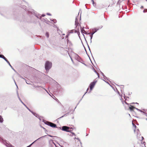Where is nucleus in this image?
Masks as SVG:
<instances>
[{
  "label": "nucleus",
  "mask_w": 147,
  "mask_h": 147,
  "mask_svg": "<svg viewBox=\"0 0 147 147\" xmlns=\"http://www.w3.org/2000/svg\"><path fill=\"white\" fill-rule=\"evenodd\" d=\"M52 66V63L49 62H47L45 65V69L46 71L49 70Z\"/></svg>",
  "instance_id": "1"
},
{
  "label": "nucleus",
  "mask_w": 147,
  "mask_h": 147,
  "mask_svg": "<svg viewBox=\"0 0 147 147\" xmlns=\"http://www.w3.org/2000/svg\"><path fill=\"white\" fill-rule=\"evenodd\" d=\"M45 123L46 124L49 125L52 127H57V125L56 124L51 122H46Z\"/></svg>",
  "instance_id": "2"
},
{
  "label": "nucleus",
  "mask_w": 147,
  "mask_h": 147,
  "mask_svg": "<svg viewBox=\"0 0 147 147\" xmlns=\"http://www.w3.org/2000/svg\"><path fill=\"white\" fill-rule=\"evenodd\" d=\"M69 128L68 127L64 126L61 127V129L63 131L70 132V131L69 130Z\"/></svg>",
  "instance_id": "3"
},
{
  "label": "nucleus",
  "mask_w": 147,
  "mask_h": 147,
  "mask_svg": "<svg viewBox=\"0 0 147 147\" xmlns=\"http://www.w3.org/2000/svg\"><path fill=\"white\" fill-rule=\"evenodd\" d=\"M96 81H94L93 82L91 83L90 85V91L89 92H91V90H92V89L94 88Z\"/></svg>",
  "instance_id": "4"
},
{
  "label": "nucleus",
  "mask_w": 147,
  "mask_h": 147,
  "mask_svg": "<svg viewBox=\"0 0 147 147\" xmlns=\"http://www.w3.org/2000/svg\"><path fill=\"white\" fill-rule=\"evenodd\" d=\"M17 94L18 96V98H19L20 101V102L26 107L27 106L22 101V100H21V99L20 98V96L19 95V94L18 93V91H17Z\"/></svg>",
  "instance_id": "5"
},
{
  "label": "nucleus",
  "mask_w": 147,
  "mask_h": 147,
  "mask_svg": "<svg viewBox=\"0 0 147 147\" xmlns=\"http://www.w3.org/2000/svg\"><path fill=\"white\" fill-rule=\"evenodd\" d=\"M6 144H4L5 146L7 147H14L12 146L11 144L6 142Z\"/></svg>",
  "instance_id": "6"
},
{
  "label": "nucleus",
  "mask_w": 147,
  "mask_h": 147,
  "mask_svg": "<svg viewBox=\"0 0 147 147\" xmlns=\"http://www.w3.org/2000/svg\"><path fill=\"white\" fill-rule=\"evenodd\" d=\"M94 30L95 31L94 32H93L92 33V34H93L96 32L98 30V29H97V28H95L94 29Z\"/></svg>",
  "instance_id": "7"
},
{
  "label": "nucleus",
  "mask_w": 147,
  "mask_h": 147,
  "mask_svg": "<svg viewBox=\"0 0 147 147\" xmlns=\"http://www.w3.org/2000/svg\"><path fill=\"white\" fill-rule=\"evenodd\" d=\"M42 137H40L39 138H38V139L37 140H35L34 142L33 143H32L31 144H30V145L29 146H27V147H30L31 146L34 142H35L36 141H37V140H38L40 138H42Z\"/></svg>",
  "instance_id": "8"
},
{
  "label": "nucleus",
  "mask_w": 147,
  "mask_h": 147,
  "mask_svg": "<svg viewBox=\"0 0 147 147\" xmlns=\"http://www.w3.org/2000/svg\"><path fill=\"white\" fill-rule=\"evenodd\" d=\"M136 108L132 106H131V107H129V109L131 111H132L134 109Z\"/></svg>",
  "instance_id": "9"
},
{
  "label": "nucleus",
  "mask_w": 147,
  "mask_h": 147,
  "mask_svg": "<svg viewBox=\"0 0 147 147\" xmlns=\"http://www.w3.org/2000/svg\"><path fill=\"white\" fill-rule=\"evenodd\" d=\"M3 58L5 60V61H6V62L7 60V59L5 58V57L3 55L2 56V57L1 58Z\"/></svg>",
  "instance_id": "10"
},
{
  "label": "nucleus",
  "mask_w": 147,
  "mask_h": 147,
  "mask_svg": "<svg viewBox=\"0 0 147 147\" xmlns=\"http://www.w3.org/2000/svg\"><path fill=\"white\" fill-rule=\"evenodd\" d=\"M3 121V118H2L0 116V123H2Z\"/></svg>",
  "instance_id": "11"
},
{
  "label": "nucleus",
  "mask_w": 147,
  "mask_h": 147,
  "mask_svg": "<svg viewBox=\"0 0 147 147\" xmlns=\"http://www.w3.org/2000/svg\"><path fill=\"white\" fill-rule=\"evenodd\" d=\"M45 35L47 36V38H49V34L48 32H47L45 34Z\"/></svg>",
  "instance_id": "12"
},
{
  "label": "nucleus",
  "mask_w": 147,
  "mask_h": 147,
  "mask_svg": "<svg viewBox=\"0 0 147 147\" xmlns=\"http://www.w3.org/2000/svg\"><path fill=\"white\" fill-rule=\"evenodd\" d=\"M84 30L83 29V28H81V32L82 33H84Z\"/></svg>",
  "instance_id": "13"
},
{
  "label": "nucleus",
  "mask_w": 147,
  "mask_h": 147,
  "mask_svg": "<svg viewBox=\"0 0 147 147\" xmlns=\"http://www.w3.org/2000/svg\"><path fill=\"white\" fill-rule=\"evenodd\" d=\"M6 62L8 63V64H9V65L11 67V68H12V66L10 64V63L9 61H7Z\"/></svg>",
  "instance_id": "14"
},
{
  "label": "nucleus",
  "mask_w": 147,
  "mask_h": 147,
  "mask_svg": "<svg viewBox=\"0 0 147 147\" xmlns=\"http://www.w3.org/2000/svg\"><path fill=\"white\" fill-rule=\"evenodd\" d=\"M93 34H92V33H91V35L90 36V42H92V37H93Z\"/></svg>",
  "instance_id": "15"
},
{
  "label": "nucleus",
  "mask_w": 147,
  "mask_h": 147,
  "mask_svg": "<svg viewBox=\"0 0 147 147\" xmlns=\"http://www.w3.org/2000/svg\"><path fill=\"white\" fill-rule=\"evenodd\" d=\"M89 90V88H88L87 89V90H86V92L84 94V95L83 96V97L86 94L87 92V91H88V90Z\"/></svg>",
  "instance_id": "16"
},
{
  "label": "nucleus",
  "mask_w": 147,
  "mask_h": 147,
  "mask_svg": "<svg viewBox=\"0 0 147 147\" xmlns=\"http://www.w3.org/2000/svg\"><path fill=\"white\" fill-rule=\"evenodd\" d=\"M47 14L48 15H49V16H51V15L50 13H47Z\"/></svg>",
  "instance_id": "17"
},
{
  "label": "nucleus",
  "mask_w": 147,
  "mask_h": 147,
  "mask_svg": "<svg viewBox=\"0 0 147 147\" xmlns=\"http://www.w3.org/2000/svg\"><path fill=\"white\" fill-rule=\"evenodd\" d=\"M29 111H30V109L28 108V107H27V106H26V107Z\"/></svg>",
  "instance_id": "18"
},
{
  "label": "nucleus",
  "mask_w": 147,
  "mask_h": 147,
  "mask_svg": "<svg viewBox=\"0 0 147 147\" xmlns=\"http://www.w3.org/2000/svg\"><path fill=\"white\" fill-rule=\"evenodd\" d=\"M93 70H94V72H95L96 73H97V72L96 71V70H95V69H94V68H93Z\"/></svg>",
  "instance_id": "19"
},
{
  "label": "nucleus",
  "mask_w": 147,
  "mask_h": 147,
  "mask_svg": "<svg viewBox=\"0 0 147 147\" xmlns=\"http://www.w3.org/2000/svg\"><path fill=\"white\" fill-rule=\"evenodd\" d=\"M96 74H97V76H98V78H99V75L97 73H96Z\"/></svg>",
  "instance_id": "20"
},
{
  "label": "nucleus",
  "mask_w": 147,
  "mask_h": 147,
  "mask_svg": "<svg viewBox=\"0 0 147 147\" xmlns=\"http://www.w3.org/2000/svg\"><path fill=\"white\" fill-rule=\"evenodd\" d=\"M135 109L136 110H137L138 111H139V110H140V109H138V108H135Z\"/></svg>",
  "instance_id": "21"
},
{
  "label": "nucleus",
  "mask_w": 147,
  "mask_h": 147,
  "mask_svg": "<svg viewBox=\"0 0 147 147\" xmlns=\"http://www.w3.org/2000/svg\"><path fill=\"white\" fill-rule=\"evenodd\" d=\"M42 17H43L45 16V14H42Z\"/></svg>",
  "instance_id": "22"
},
{
  "label": "nucleus",
  "mask_w": 147,
  "mask_h": 147,
  "mask_svg": "<svg viewBox=\"0 0 147 147\" xmlns=\"http://www.w3.org/2000/svg\"><path fill=\"white\" fill-rule=\"evenodd\" d=\"M101 73L102 75V76H104L103 73L102 72H101Z\"/></svg>",
  "instance_id": "23"
},
{
  "label": "nucleus",
  "mask_w": 147,
  "mask_h": 147,
  "mask_svg": "<svg viewBox=\"0 0 147 147\" xmlns=\"http://www.w3.org/2000/svg\"><path fill=\"white\" fill-rule=\"evenodd\" d=\"M30 112L32 114L34 113V112H33V111H30Z\"/></svg>",
  "instance_id": "24"
},
{
  "label": "nucleus",
  "mask_w": 147,
  "mask_h": 147,
  "mask_svg": "<svg viewBox=\"0 0 147 147\" xmlns=\"http://www.w3.org/2000/svg\"><path fill=\"white\" fill-rule=\"evenodd\" d=\"M30 112L32 114L34 113V112H33V111H30Z\"/></svg>",
  "instance_id": "25"
},
{
  "label": "nucleus",
  "mask_w": 147,
  "mask_h": 147,
  "mask_svg": "<svg viewBox=\"0 0 147 147\" xmlns=\"http://www.w3.org/2000/svg\"><path fill=\"white\" fill-rule=\"evenodd\" d=\"M30 112L32 114L34 113V112H33V111H30Z\"/></svg>",
  "instance_id": "26"
},
{
  "label": "nucleus",
  "mask_w": 147,
  "mask_h": 147,
  "mask_svg": "<svg viewBox=\"0 0 147 147\" xmlns=\"http://www.w3.org/2000/svg\"><path fill=\"white\" fill-rule=\"evenodd\" d=\"M30 112L32 114L34 113V112H33V111H30Z\"/></svg>",
  "instance_id": "27"
},
{
  "label": "nucleus",
  "mask_w": 147,
  "mask_h": 147,
  "mask_svg": "<svg viewBox=\"0 0 147 147\" xmlns=\"http://www.w3.org/2000/svg\"><path fill=\"white\" fill-rule=\"evenodd\" d=\"M3 55H0V58H1Z\"/></svg>",
  "instance_id": "28"
},
{
  "label": "nucleus",
  "mask_w": 147,
  "mask_h": 147,
  "mask_svg": "<svg viewBox=\"0 0 147 147\" xmlns=\"http://www.w3.org/2000/svg\"><path fill=\"white\" fill-rule=\"evenodd\" d=\"M132 124H133V125L134 126H135V127H136V126L135 125H134L133 124V123H132Z\"/></svg>",
  "instance_id": "29"
},
{
  "label": "nucleus",
  "mask_w": 147,
  "mask_h": 147,
  "mask_svg": "<svg viewBox=\"0 0 147 147\" xmlns=\"http://www.w3.org/2000/svg\"><path fill=\"white\" fill-rule=\"evenodd\" d=\"M132 124H133V125L134 126H135V127H136V126L135 125H134L133 124V123H132Z\"/></svg>",
  "instance_id": "30"
},
{
  "label": "nucleus",
  "mask_w": 147,
  "mask_h": 147,
  "mask_svg": "<svg viewBox=\"0 0 147 147\" xmlns=\"http://www.w3.org/2000/svg\"><path fill=\"white\" fill-rule=\"evenodd\" d=\"M20 78H22L23 79H24V80H25V79L24 78H23V77H22V76H21V77H20Z\"/></svg>",
  "instance_id": "31"
},
{
  "label": "nucleus",
  "mask_w": 147,
  "mask_h": 147,
  "mask_svg": "<svg viewBox=\"0 0 147 147\" xmlns=\"http://www.w3.org/2000/svg\"><path fill=\"white\" fill-rule=\"evenodd\" d=\"M92 2V3H93V4H94V0H91Z\"/></svg>",
  "instance_id": "32"
},
{
  "label": "nucleus",
  "mask_w": 147,
  "mask_h": 147,
  "mask_svg": "<svg viewBox=\"0 0 147 147\" xmlns=\"http://www.w3.org/2000/svg\"><path fill=\"white\" fill-rule=\"evenodd\" d=\"M139 111H140V112H143V111H142L141 110H140Z\"/></svg>",
  "instance_id": "33"
},
{
  "label": "nucleus",
  "mask_w": 147,
  "mask_h": 147,
  "mask_svg": "<svg viewBox=\"0 0 147 147\" xmlns=\"http://www.w3.org/2000/svg\"><path fill=\"white\" fill-rule=\"evenodd\" d=\"M35 113H34L33 114L34 115V116H35Z\"/></svg>",
  "instance_id": "34"
},
{
  "label": "nucleus",
  "mask_w": 147,
  "mask_h": 147,
  "mask_svg": "<svg viewBox=\"0 0 147 147\" xmlns=\"http://www.w3.org/2000/svg\"><path fill=\"white\" fill-rule=\"evenodd\" d=\"M26 83L27 84H29V83H28V82H27V81H26Z\"/></svg>",
  "instance_id": "35"
},
{
  "label": "nucleus",
  "mask_w": 147,
  "mask_h": 147,
  "mask_svg": "<svg viewBox=\"0 0 147 147\" xmlns=\"http://www.w3.org/2000/svg\"><path fill=\"white\" fill-rule=\"evenodd\" d=\"M12 68V69H13L14 71H15V69H13L12 67V68Z\"/></svg>",
  "instance_id": "36"
},
{
  "label": "nucleus",
  "mask_w": 147,
  "mask_h": 147,
  "mask_svg": "<svg viewBox=\"0 0 147 147\" xmlns=\"http://www.w3.org/2000/svg\"><path fill=\"white\" fill-rule=\"evenodd\" d=\"M142 113H144V114H145V113L144 112H142Z\"/></svg>",
  "instance_id": "37"
},
{
  "label": "nucleus",
  "mask_w": 147,
  "mask_h": 147,
  "mask_svg": "<svg viewBox=\"0 0 147 147\" xmlns=\"http://www.w3.org/2000/svg\"><path fill=\"white\" fill-rule=\"evenodd\" d=\"M106 77L105 76H104V78L105 79V78H106Z\"/></svg>",
  "instance_id": "38"
},
{
  "label": "nucleus",
  "mask_w": 147,
  "mask_h": 147,
  "mask_svg": "<svg viewBox=\"0 0 147 147\" xmlns=\"http://www.w3.org/2000/svg\"><path fill=\"white\" fill-rule=\"evenodd\" d=\"M45 91H46L47 92V93H48V92L45 89Z\"/></svg>",
  "instance_id": "39"
},
{
  "label": "nucleus",
  "mask_w": 147,
  "mask_h": 147,
  "mask_svg": "<svg viewBox=\"0 0 147 147\" xmlns=\"http://www.w3.org/2000/svg\"><path fill=\"white\" fill-rule=\"evenodd\" d=\"M142 140H143V139H144V138H143V137H142Z\"/></svg>",
  "instance_id": "40"
},
{
  "label": "nucleus",
  "mask_w": 147,
  "mask_h": 147,
  "mask_svg": "<svg viewBox=\"0 0 147 147\" xmlns=\"http://www.w3.org/2000/svg\"><path fill=\"white\" fill-rule=\"evenodd\" d=\"M63 116H62V117H60L59 118H61V117H63Z\"/></svg>",
  "instance_id": "41"
},
{
  "label": "nucleus",
  "mask_w": 147,
  "mask_h": 147,
  "mask_svg": "<svg viewBox=\"0 0 147 147\" xmlns=\"http://www.w3.org/2000/svg\"><path fill=\"white\" fill-rule=\"evenodd\" d=\"M59 147H63V146H62L59 145Z\"/></svg>",
  "instance_id": "42"
},
{
  "label": "nucleus",
  "mask_w": 147,
  "mask_h": 147,
  "mask_svg": "<svg viewBox=\"0 0 147 147\" xmlns=\"http://www.w3.org/2000/svg\"><path fill=\"white\" fill-rule=\"evenodd\" d=\"M135 103L136 104H138V103H137V102H136V103Z\"/></svg>",
  "instance_id": "43"
},
{
  "label": "nucleus",
  "mask_w": 147,
  "mask_h": 147,
  "mask_svg": "<svg viewBox=\"0 0 147 147\" xmlns=\"http://www.w3.org/2000/svg\"><path fill=\"white\" fill-rule=\"evenodd\" d=\"M71 60L72 61H73V60H72V58H71Z\"/></svg>",
  "instance_id": "44"
},
{
  "label": "nucleus",
  "mask_w": 147,
  "mask_h": 147,
  "mask_svg": "<svg viewBox=\"0 0 147 147\" xmlns=\"http://www.w3.org/2000/svg\"><path fill=\"white\" fill-rule=\"evenodd\" d=\"M141 8H143V6H142L141 7Z\"/></svg>",
  "instance_id": "45"
},
{
  "label": "nucleus",
  "mask_w": 147,
  "mask_h": 147,
  "mask_svg": "<svg viewBox=\"0 0 147 147\" xmlns=\"http://www.w3.org/2000/svg\"><path fill=\"white\" fill-rule=\"evenodd\" d=\"M16 86L17 87V88H18V87L16 85Z\"/></svg>",
  "instance_id": "46"
},
{
  "label": "nucleus",
  "mask_w": 147,
  "mask_h": 147,
  "mask_svg": "<svg viewBox=\"0 0 147 147\" xmlns=\"http://www.w3.org/2000/svg\"><path fill=\"white\" fill-rule=\"evenodd\" d=\"M25 7H26V6H24V8H25Z\"/></svg>",
  "instance_id": "47"
},
{
  "label": "nucleus",
  "mask_w": 147,
  "mask_h": 147,
  "mask_svg": "<svg viewBox=\"0 0 147 147\" xmlns=\"http://www.w3.org/2000/svg\"><path fill=\"white\" fill-rule=\"evenodd\" d=\"M143 12H145V11H144H144H143Z\"/></svg>",
  "instance_id": "48"
},
{
  "label": "nucleus",
  "mask_w": 147,
  "mask_h": 147,
  "mask_svg": "<svg viewBox=\"0 0 147 147\" xmlns=\"http://www.w3.org/2000/svg\"><path fill=\"white\" fill-rule=\"evenodd\" d=\"M103 80L105 82V81L104 80Z\"/></svg>",
  "instance_id": "49"
},
{
  "label": "nucleus",
  "mask_w": 147,
  "mask_h": 147,
  "mask_svg": "<svg viewBox=\"0 0 147 147\" xmlns=\"http://www.w3.org/2000/svg\"><path fill=\"white\" fill-rule=\"evenodd\" d=\"M51 20V21H53V20Z\"/></svg>",
  "instance_id": "50"
},
{
  "label": "nucleus",
  "mask_w": 147,
  "mask_h": 147,
  "mask_svg": "<svg viewBox=\"0 0 147 147\" xmlns=\"http://www.w3.org/2000/svg\"><path fill=\"white\" fill-rule=\"evenodd\" d=\"M145 0L147 1V0Z\"/></svg>",
  "instance_id": "51"
},
{
  "label": "nucleus",
  "mask_w": 147,
  "mask_h": 147,
  "mask_svg": "<svg viewBox=\"0 0 147 147\" xmlns=\"http://www.w3.org/2000/svg\"><path fill=\"white\" fill-rule=\"evenodd\" d=\"M146 120H147V119H146Z\"/></svg>",
  "instance_id": "52"
}]
</instances>
